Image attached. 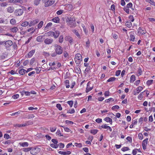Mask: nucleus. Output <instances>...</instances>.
I'll list each match as a JSON object with an SVG mask.
<instances>
[{
	"mask_svg": "<svg viewBox=\"0 0 155 155\" xmlns=\"http://www.w3.org/2000/svg\"><path fill=\"white\" fill-rule=\"evenodd\" d=\"M52 20L55 23H58L59 21V18L58 17H56L53 18Z\"/></svg>",
	"mask_w": 155,
	"mask_h": 155,
	"instance_id": "obj_21",
	"label": "nucleus"
},
{
	"mask_svg": "<svg viewBox=\"0 0 155 155\" xmlns=\"http://www.w3.org/2000/svg\"><path fill=\"white\" fill-rule=\"evenodd\" d=\"M142 70L140 68H139L138 69V75H140L142 74Z\"/></svg>",
	"mask_w": 155,
	"mask_h": 155,
	"instance_id": "obj_57",
	"label": "nucleus"
},
{
	"mask_svg": "<svg viewBox=\"0 0 155 155\" xmlns=\"http://www.w3.org/2000/svg\"><path fill=\"white\" fill-rule=\"evenodd\" d=\"M71 153V152L70 151H59L58 153L62 155H69Z\"/></svg>",
	"mask_w": 155,
	"mask_h": 155,
	"instance_id": "obj_9",
	"label": "nucleus"
},
{
	"mask_svg": "<svg viewBox=\"0 0 155 155\" xmlns=\"http://www.w3.org/2000/svg\"><path fill=\"white\" fill-rule=\"evenodd\" d=\"M19 97V95L18 94H16L13 95L12 97L14 99H16L18 98Z\"/></svg>",
	"mask_w": 155,
	"mask_h": 155,
	"instance_id": "obj_61",
	"label": "nucleus"
},
{
	"mask_svg": "<svg viewBox=\"0 0 155 155\" xmlns=\"http://www.w3.org/2000/svg\"><path fill=\"white\" fill-rule=\"evenodd\" d=\"M26 71L25 69H21L19 71L18 73L20 75H23L25 73Z\"/></svg>",
	"mask_w": 155,
	"mask_h": 155,
	"instance_id": "obj_16",
	"label": "nucleus"
},
{
	"mask_svg": "<svg viewBox=\"0 0 155 155\" xmlns=\"http://www.w3.org/2000/svg\"><path fill=\"white\" fill-rule=\"evenodd\" d=\"M153 80H148L146 84L147 85L149 86L153 83Z\"/></svg>",
	"mask_w": 155,
	"mask_h": 155,
	"instance_id": "obj_30",
	"label": "nucleus"
},
{
	"mask_svg": "<svg viewBox=\"0 0 155 155\" xmlns=\"http://www.w3.org/2000/svg\"><path fill=\"white\" fill-rule=\"evenodd\" d=\"M60 126L63 127L64 130L66 132H69L71 131L67 127H65L63 126Z\"/></svg>",
	"mask_w": 155,
	"mask_h": 155,
	"instance_id": "obj_42",
	"label": "nucleus"
},
{
	"mask_svg": "<svg viewBox=\"0 0 155 155\" xmlns=\"http://www.w3.org/2000/svg\"><path fill=\"white\" fill-rule=\"evenodd\" d=\"M29 23L27 21H25L23 23H22L21 25V26L23 27H25L27 26L28 25H29Z\"/></svg>",
	"mask_w": 155,
	"mask_h": 155,
	"instance_id": "obj_32",
	"label": "nucleus"
},
{
	"mask_svg": "<svg viewBox=\"0 0 155 155\" xmlns=\"http://www.w3.org/2000/svg\"><path fill=\"white\" fill-rule=\"evenodd\" d=\"M60 148H63L64 147V144L62 143H60L58 144Z\"/></svg>",
	"mask_w": 155,
	"mask_h": 155,
	"instance_id": "obj_58",
	"label": "nucleus"
},
{
	"mask_svg": "<svg viewBox=\"0 0 155 155\" xmlns=\"http://www.w3.org/2000/svg\"><path fill=\"white\" fill-rule=\"evenodd\" d=\"M127 26L128 28H130L132 26V23L130 22H127L126 23Z\"/></svg>",
	"mask_w": 155,
	"mask_h": 155,
	"instance_id": "obj_40",
	"label": "nucleus"
},
{
	"mask_svg": "<svg viewBox=\"0 0 155 155\" xmlns=\"http://www.w3.org/2000/svg\"><path fill=\"white\" fill-rule=\"evenodd\" d=\"M53 4L52 2L51 1H50L49 0L46 3H45V7H48L49 5H52Z\"/></svg>",
	"mask_w": 155,
	"mask_h": 155,
	"instance_id": "obj_18",
	"label": "nucleus"
},
{
	"mask_svg": "<svg viewBox=\"0 0 155 155\" xmlns=\"http://www.w3.org/2000/svg\"><path fill=\"white\" fill-rule=\"evenodd\" d=\"M35 59L34 58H32L30 62V64L31 65H32L33 64V63H34V62H35Z\"/></svg>",
	"mask_w": 155,
	"mask_h": 155,
	"instance_id": "obj_64",
	"label": "nucleus"
},
{
	"mask_svg": "<svg viewBox=\"0 0 155 155\" xmlns=\"http://www.w3.org/2000/svg\"><path fill=\"white\" fill-rule=\"evenodd\" d=\"M143 92H141L138 96V98L140 100H141L143 98Z\"/></svg>",
	"mask_w": 155,
	"mask_h": 155,
	"instance_id": "obj_35",
	"label": "nucleus"
},
{
	"mask_svg": "<svg viewBox=\"0 0 155 155\" xmlns=\"http://www.w3.org/2000/svg\"><path fill=\"white\" fill-rule=\"evenodd\" d=\"M68 104L69 105L70 107H72L73 104V102L72 101H68L67 102Z\"/></svg>",
	"mask_w": 155,
	"mask_h": 155,
	"instance_id": "obj_43",
	"label": "nucleus"
},
{
	"mask_svg": "<svg viewBox=\"0 0 155 155\" xmlns=\"http://www.w3.org/2000/svg\"><path fill=\"white\" fill-rule=\"evenodd\" d=\"M53 4L52 2L51 1H50L49 0L46 3H45V7H48L49 5H52Z\"/></svg>",
	"mask_w": 155,
	"mask_h": 155,
	"instance_id": "obj_17",
	"label": "nucleus"
},
{
	"mask_svg": "<svg viewBox=\"0 0 155 155\" xmlns=\"http://www.w3.org/2000/svg\"><path fill=\"white\" fill-rule=\"evenodd\" d=\"M4 44L6 47H9L12 45V42L11 40H8L5 42Z\"/></svg>",
	"mask_w": 155,
	"mask_h": 155,
	"instance_id": "obj_8",
	"label": "nucleus"
},
{
	"mask_svg": "<svg viewBox=\"0 0 155 155\" xmlns=\"http://www.w3.org/2000/svg\"><path fill=\"white\" fill-rule=\"evenodd\" d=\"M43 55L45 57H48L50 55V54L49 53L44 51L43 52Z\"/></svg>",
	"mask_w": 155,
	"mask_h": 155,
	"instance_id": "obj_60",
	"label": "nucleus"
},
{
	"mask_svg": "<svg viewBox=\"0 0 155 155\" xmlns=\"http://www.w3.org/2000/svg\"><path fill=\"white\" fill-rule=\"evenodd\" d=\"M119 108V107L117 105H116L113 106L112 108V109L113 110H114L115 109H118Z\"/></svg>",
	"mask_w": 155,
	"mask_h": 155,
	"instance_id": "obj_50",
	"label": "nucleus"
},
{
	"mask_svg": "<svg viewBox=\"0 0 155 155\" xmlns=\"http://www.w3.org/2000/svg\"><path fill=\"white\" fill-rule=\"evenodd\" d=\"M34 117H35V116L33 114H28L26 117L29 119L34 118Z\"/></svg>",
	"mask_w": 155,
	"mask_h": 155,
	"instance_id": "obj_34",
	"label": "nucleus"
},
{
	"mask_svg": "<svg viewBox=\"0 0 155 155\" xmlns=\"http://www.w3.org/2000/svg\"><path fill=\"white\" fill-rule=\"evenodd\" d=\"M31 31H32L31 32V33H33L35 31V29H34V28L32 27L27 30L28 32H30Z\"/></svg>",
	"mask_w": 155,
	"mask_h": 155,
	"instance_id": "obj_31",
	"label": "nucleus"
},
{
	"mask_svg": "<svg viewBox=\"0 0 155 155\" xmlns=\"http://www.w3.org/2000/svg\"><path fill=\"white\" fill-rule=\"evenodd\" d=\"M130 38V39H135V37L134 36V33L131 32L129 34Z\"/></svg>",
	"mask_w": 155,
	"mask_h": 155,
	"instance_id": "obj_44",
	"label": "nucleus"
},
{
	"mask_svg": "<svg viewBox=\"0 0 155 155\" xmlns=\"http://www.w3.org/2000/svg\"><path fill=\"white\" fill-rule=\"evenodd\" d=\"M110 126L107 125L106 124H103L101 126L102 128H103L106 129L107 130H108V128Z\"/></svg>",
	"mask_w": 155,
	"mask_h": 155,
	"instance_id": "obj_39",
	"label": "nucleus"
},
{
	"mask_svg": "<svg viewBox=\"0 0 155 155\" xmlns=\"http://www.w3.org/2000/svg\"><path fill=\"white\" fill-rule=\"evenodd\" d=\"M104 120L107 122H110V124H112V119L109 117H107L104 118Z\"/></svg>",
	"mask_w": 155,
	"mask_h": 155,
	"instance_id": "obj_15",
	"label": "nucleus"
},
{
	"mask_svg": "<svg viewBox=\"0 0 155 155\" xmlns=\"http://www.w3.org/2000/svg\"><path fill=\"white\" fill-rule=\"evenodd\" d=\"M91 84V83L89 82L87 84L86 89V93L88 92L89 91L92 90L93 88V86H90V84Z\"/></svg>",
	"mask_w": 155,
	"mask_h": 155,
	"instance_id": "obj_6",
	"label": "nucleus"
},
{
	"mask_svg": "<svg viewBox=\"0 0 155 155\" xmlns=\"http://www.w3.org/2000/svg\"><path fill=\"white\" fill-rule=\"evenodd\" d=\"M10 23L12 25L15 24L16 23V21L15 19L12 18L10 21Z\"/></svg>",
	"mask_w": 155,
	"mask_h": 155,
	"instance_id": "obj_36",
	"label": "nucleus"
},
{
	"mask_svg": "<svg viewBox=\"0 0 155 155\" xmlns=\"http://www.w3.org/2000/svg\"><path fill=\"white\" fill-rule=\"evenodd\" d=\"M82 60V56L80 54H77L74 58V60L77 64L81 63Z\"/></svg>",
	"mask_w": 155,
	"mask_h": 155,
	"instance_id": "obj_3",
	"label": "nucleus"
},
{
	"mask_svg": "<svg viewBox=\"0 0 155 155\" xmlns=\"http://www.w3.org/2000/svg\"><path fill=\"white\" fill-rule=\"evenodd\" d=\"M65 122L66 124H73L74 123L73 122L68 120H66Z\"/></svg>",
	"mask_w": 155,
	"mask_h": 155,
	"instance_id": "obj_59",
	"label": "nucleus"
},
{
	"mask_svg": "<svg viewBox=\"0 0 155 155\" xmlns=\"http://www.w3.org/2000/svg\"><path fill=\"white\" fill-rule=\"evenodd\" d=\"M30 92H28V91H23L21 92V94L22 95L25 94L26 96H28L30 95Z\"/></svg>",
	"mask_w": 155,
	"mask_h": 155,
	"instance_id": "obj_24",
	"label": "nucleus"
},
{
	"mask_svg": "<svg viewBox=\"0 0 155 155\" xmlns=\"http://www.w3.org/2000/svg\"><path fill=\"white\" fill-rule=\"evenodd\" d=\"M73 32H74L75 35L78 37V38H80V35L77 30H74L73 31Z\"/></svg>",
	"mask_w": 155,
	"mask_h": 155,
	"instance_id": "obj_41",
	"label": "nucleus"
},
{
	"mask_svg": "<svg viewBox=\"0 0 155 155\" xmlns=\"http://www.w3.org/2000/svg\"><path fill=\"white\" fill-rule=\"evenodd\" d=\"M41 1V0H34V3L35 5H39L40 3V2Z\"/></svg>",
	"mask_w": 155,
	"mask_h": 155,
	"instance_id": "obj_38",
	"label": "nucleus"
},
{
	"mask_svg": "<svg viewBox=\"0 0 155 155\" xmlns=\"http://www.w3.org/2000/svg\"><path fill=\"white\" fill-rule=\"evenodd\" d=\"M64 83L66 85V87L67 88H69L70 87L69 81L68 80H66L65 81Z\"/></svg>",
	"mask_w": 155,
	"mask_h": 155,
	"instance_id": "obj_27",
	"label": "nucleus"
},
{
	"mask_svg": "<svg viewBox=\"0 0 155 155\" xmlns=\"http://www.w3.org/2000/svg\"><path fill=\"white\" fill-rule=\"evenodd\" d=\"M129 148L127 147H124L121 149L123 151H125L129 150Z\"/></svg>",
	"mask_w": 155,
	"mask_h": 155,
	"instance_id": "obj_46",
	"label": "nucleus"
},
{
	"mask_svg": "<svg viewBox=\"0 0 155 155\" xmlns=\"http://www.w3.org/2000/svg\"><path fill=\"white\" fill-rule=\"evenodd\" d=\"M56 129V127H51L50 128V130L51 132H54Z\"/></svg>",
	"mask_w": 155,
	"mask_h": 155,
	"instance_id": "obj_53",
	"label": "nucleus"
},
{
	"mask_svg": "<svg viewBox=\"0 0 155 155\" xmlns=\"http://www.w3.org/2000/svg\"><path fill=\"white\" fill-rule=\"evenodd\" d=\"M55 51L58 55L61 54L63 52V49L60 45L55 44L54 45Z\"/></svg>",
	"mask_w": 155,
	"mask_h": 155,
	"instance_id": "obj_1",
	"label": "nucleus"
},
{
	"mask_svg": "<svg viewBox=\"0 0 155 155\" xmlns=\"http://www.w3.org/2000/svg\"><path fill=\"white\" fill-rule=\"evenodd\" d=\"M52 41L51 39H45L44 42L46 44H51Z\"/></svg>",
	"mask_w": 155,
	"mask_h": 155,
	"instance_id": "obj_22",
	"label": "nucleus"
},
{
	"mask_svg": "<svg viewBox=\"0 0 155 155\" xmlns=\"http://www.w3.org/2000/svg\"><path fill=\"white\" fill-rule=\"evenodd\" d=\"M35 52V50H31V51L29 52L28 54V57L29 58L31 57L33 55Z\"/></svg>",
	"mask_w": 155,
	"mask_h": 155,
	"instance_id": "obj_12",
	"label": "nucleus"
},
{
	"mask_svg": "<svg viewBox=\"0 0 155 155\" xmlns=\"http://www.w3.org/2000/svg\"><path fill=\"white\" fill-rule=\"evenodd\" d=\"M44 22L42 21H41L38 25V28H41L43 25Z\"/></svg>",
	"mask_w": 155,
	"mask_h": 155,
	"instance_id": "obj_28",
	"label": "nucleus"
},
{
	"mask_svg": "<svg viewBox=\"0 0 155 155\" xmlns=\"http://www.w3.org/2000/svg\"><path fill=\"white\" fill-rule=\"evenodd\" d=\"M39 21V20L37 19L31 21L29 23V26H31L32 25H34L37 23Z\"/></svg>",
	"mask_w": 155,
	"mask_h": 155,
	"instance_id": "obj_7",
	"label": "nucleus"
},
{
	"mask_svg": "<svg viewBox=\"0 0 155 155\" xmlns=\"http://www.w3.org/2000/svg\"><path fill=\"white\" fill-rule=\"evenodd\" d=\"M136 80V77L134 75H131L130 78V82H133Z\"/></svg>",
	"mask_w": 155,
	"mask_h": 155,
	"instance_id": "obj_19",
	"label": "nucleus"
},
{
	"mask_svg": "<svg viewBox=\"0 0 155 155\" xmlns=\"http://www.w3.org/2000/svg\"><path fill=\"white\" fill-rule=\"evenodd\" d=\"M11 143V142L10 140H7V141H6L5 142H3V143L4 144H5V145L9 144Z\"/></svg>",
	"mask_w": 155,
	"mask_h": 155,
	"instance_id": "obj_55",
	"label": "nucleus"
},
{
	"mask_svg": "<svg viewBox=\"0 0 155 155\" xmlns=\"http://www.w3.org/2000/svg\"><path fill=\"white\" fill-rule=\"evenodd\" d=\"M98 131V130L96 129H93L91 130L90 132L93 135L96 134Z\"/></svg>",
	"mask_w": 155,
	"mask_h": 155,
	"instance_id": "obj_23",
	"label": "nucleus"
},
{
	"mask_svg": "<svg viewBox=\"0 0 155 155\" xmlns=\"http://www.w3.org/2000/svg\"><path fill=\"white\" fill-rule=\"evenodd\" d=\"M24 12L23 8H20L16 9L15 12V13L16 16L21 15Z\"/></svg>",
	"mask_w": 155,
	"mask_h": 155,
	"instance_id": "obj_5",
	"label": "nucleus"
},
{
	"mask_svg": "<svg viewBox=\"0 0 155 155\" xmlns=\"http://www.w3.org/2000/svg\"><path fill=\"white\" fill-rule=\"evenodd\" d=\"M120 72H121V71L120 70L117 71L116 72L115 75L117 76H118L120 74Z\"/></svg>",
	"mask_w": 155,
	"mask_h": 155,
	"instance_id": "obj_63",
	"label": "nucleus"
},
{
	"mask_svg": "<svg viewBox=\"0 0 155 155\" xmlns=\"http://www.w3.org/2000/svg\"><path fill=\"white\" fill-rule=\"evenodd\" d=\"M19 145L21 146H22L24 147H28V143L26 142L20 143H19Z\"/></svg>",
	"mask_w": 155,
	"mask_h": 155,
	"instance_id": "obj_13",
	"label": "nucleus"
},
{
	"mask_svg": "<svg viewBox=\"0 0 155 155\" xmlns=\"http://www.w3.org/2000/svg\"><path fill=\"white\" fill-rule=\"evenodd\" d=\"M52 25V23L51 22H49L47 24L46 26L45 27V30H46L47 29L50 28L51 26Z\"/></svg>",
	"mask_w": 155,
	"mask_h": 155,
	"instance_id": "obj_25",
	"label": "nucleus"
},
{
	"mask_svg": "<svg viewBox=\"0 0 155 155\" xmlns=\"http://www.w3.org/2000/svg\"><path fill=\"white\" fill-rule=\"evenodd\" d=\"M138 137L140 140H142L143 138V135L141 133H139L138 135Z\"/></svg>",
	"mask_w": 155,
	"mask_h": 155,
	"instance_id": "obj_51",
	"label": "nucleus"
},
{
	"mask_svg": "<svg viewBox=\"0 0 155 155\" xmlns=\"http://www.w3.org/2000/svg\"><path fill=\"white\" fill-rule=\"evenodd\" d=\"M14 8L12 7L9 6L7 8V11L8 12L12 13L13 12Z\"/></svg>",
	"mask_w": 155,
	"mask_h": 155,
	"instance_id": "obj_11",
	"label": "nucleus"
},
{
	"mask_svg": "<svg viewBox=\"0 0 155 155\" xmlns=\"http://www.w3.org/2000/svg\"><path fill=\"white\" fill-rule=\"evenodd\" d=\"M146 31L144 30V29L143 30L141 28H139L138 30V33L139 34H141L142 35L146 33Z\"/></svg>",
	"mask_w": 155,
	"mask_h": 155,
	"instance_id": "obj_10",
	"label": "nucleus"
},
{
	"mask_svg": "<svg viewBox=\"0 0 155 155\" xmlns=\"http://www.w3.org/2000/svg\"><path fill=\"white\" fill-rule=\"evenodd\" d=\"M63 10H59V11H58L56 13L58 15H60L61 14L63 13Z\"/></svg>",
	"mask_w": 155,
	"mask_h": 155,
	"instance_id": "obj_56",
	"label": "nucleus"
},
{
	"mask_svg": "<svg viewBox=\"0 0 155 155\" xmlns=\"http://www.w3.org/2000/svg\"><path fill=\"white\" fill-rule=\"evenodd\" d=\"M11 30L13 33H16L18 30V29L17 27H15L11 28Z\"/></svg>",
	"mask_w": 155,
	"mask_h": 155,
	"instance_id": "obj_26",
	"label": "nucleus"
},
{
	"mask_svg": "<svg viewBox=\"0 0 155 155\" xmlns=\"http://www.w3.org/2000/svg\"><path fill=\"white\" fill-rule=\"evenodd\" d=\"M111 101H114L113 98H110L106 100L105 101V102L106 103H109Z\"/></svg>",
	"mask_w": 155,
	"mask_h": 155,
	"instance_id": "obj_47",
	"label": "nucleus"
},
{
	"mask_svg": "<svg viewBox=\"0 0 155 155\" xmlns=\"http://www.w3.org/2000/svg\"><path fill=\"white\" fill-rule=\"evenodd\" d=\"M51 141L54 144H57L58 143L57 140L55 139H52L51 140Z\"/></svg>",
	"mask_w": 155,
	"mask_h": 155,
	"instance_id": "obj_62",
	"label": "nucleus"
},
{
	"mask_svg": "<svg viewBox=\"0 0 155 155\" xmlns=\"http://www.w3.org/2000/svg\"><path fill=\"white\" fill-rule=\"evenodd\" d=\"M7 3L6 2H4L1 3L0 4V5L2 7H5L7 6Z\"/></svg>",
	"mask_w": 155,
	"mask_h": 155,
	"instance_id": "obj_48",
	"label": "nucleus"
},
{
	"mask_svg": "<svg viewBox=\"0 0 155 155\" xmlns=\"http://www.w3.org/2000/svg\"><path fill=\"white\" fill-rule=\"evenodd\" d=\"M134 94L135 95H136L138 94L140 92L139 90L137 88L136 90L134 91Z\"/></svg>",
	"mask_w": 155,
	"mask_h": 155,
	"instance_id": "obj_29",
	"label": "nucleus"
},
{
	"mask_svg": "<svg viewBox=\"0 0 155 155\" xmlns=\"http://www.w3.org/2000/svg\"><path fill=\"white\" fill-rule=\"evenodd\" d=\"M66 9L67 10H71L73 8V6L71 4H69L66 7Z\"/></svg>",
	"mask_w": 155,
	"mask_h": 155,
	"instance_id": "obj_20",
	"label": "nucleus"
},
{
	"mask_svg": "<svg viewBox=\"0 0 155 155\" xmlns=\"http://www.w3.org/2000/svg\"><path fill=\"white\" fill-rule=\"evenodd\" d=\"M56 107L60 110H62V107H61V105L59 104H56Z\"/></svg>",
	"mask_w": 155,
	"mask_h": 155,
	"instance_id": "obj_45",
	"label": "nucleus"
},
{
	"mask_svg": "<svg viewBox=\"0 0 155 155\" xmlns=\"http://www.w3.org/2000/svg\"><path fill=\"white\" fill-rule=\"evenodd\" d=\"M124 10L127 14L129 13V9L128 8L126 7L124 8Z\"/></svg>",
	"mask_w": 155,
	"mask_h": 155,
	"instance_id": "obj_52",
	"label": "nucleus"
},
{
	"mask_svg": "<svg viewBox=\"0 0 155 155\" xmlns=\"http://www.w3.org/2000/svg\"><path fill=\"white\" fill-rule=\"evenodd\" d=\"M36 149L37 148H34L31 150L30 151L31 153L33 155H36L38 153V152L36 150Z\"/></svg>",
	"mask_w": 155,
	"mask_h": 155,
	"instance_id": "obj_14",
	"label": "nucleus"
},
{
	"mask_svg": "<svg viewBox=\"0 0 155 155\" xmlns=\"http://www.w3.org/2000/svg\"><path fill=\"white\" fill-rule=\"evenodd\" d=\"M75 18L73 17L67 18V19H66L67 22L71 25V27H73V26H75Z\"/></svg>",
	"mask_w": 155,
	"mask_h": 155,
	"instance_id": "obj_2",
	"label": "nucleus"
},
{
	"mask_svg": "<svg viewBox=\"0 0 155 155\" xmlns=\"http://www.w3.org/2000/svg\"><path fill=\"white\" fill-rule=\"evenodd\" d=\"M31 149V147L25 148L23 149V150L25 152H28Z\"/></svg>",
	"mask_w": 155,
	"mask_h": 155,
	"instance_id": "obj_33",
	"label": "nucleus"
},
{
	"mask_svg": "<svg viewBox=\"0 0 155 155\" xmlns=\"http://www.w3.org/2000/svg\"><path fill=\"white\" fill-rule=\"evenodd\" d=\"M48 35L53 36L55 38H57L59 35V32L58 31H56L55 32L50 31L48 32Z\"/></svg>",
	"mask_w": 155,
	"mask_h": 155,
	"instance_id": "obj_4",
	"label": "nucleus"
},
{
	"mask_svg": "<svg viewBox=\"0 0 155 155\" xmlns=\"http://www.w3.org/2000/svg\"><path fill=\"white\" fill-rule=\"evenodd\" d=\"M4 137L6 139H8L9 138H10L9 135L8 134H4Z\"/></svg>",
	"mask_w": 155,
	"mask_h": 155,
	"instance_id": "obj_49",
	"label": "nucleus"
},
{
	"mask_svg": "<svg viewBox=\"0 0 155 155\" xmlns=\"http://www.w3.org/2000/svg\"><path fill=\"white\" fill-rule=\"evenodd\" d=\"M115 79L116 78H115V77H111L107 80V81L108 82L113 81H115Z\"/></svg>",
	"mask_w": 155,
	"mask_h": 155,
	"instance_id": "obj_37",
	"label": "nucleus"
},
{
	"mask_svg": "<svg viewBox=\"0 0 155 155\" xmlns=\"http://www.w3.org/2000/svg\"><path fill=\"white\" fill-rule=\"evenodd\" d=\"M75 110L74 109H72L71 110H69L67 111L68 113H70V114H73L74 113Z\"/></svg>",
	"mask_w": 155,
	"mask_h": 155,
	"instance_id": "obj_54",
	"label": "nucleus"
}]
</instances>
